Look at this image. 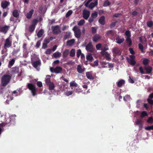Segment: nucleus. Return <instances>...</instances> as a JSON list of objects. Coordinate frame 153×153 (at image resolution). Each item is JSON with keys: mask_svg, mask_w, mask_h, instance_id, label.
I'll return each mask as SVG.
<instances>
[{"mask_svg": "<svg viewBox=\"0 0 153 153\" xmlns=\"http://www.w3.org/2000/svg\"><path fill=\"white\" fill-rule=\"evenodd\" d=\"M11 77L7 74H5L1 79V82L3 86H6L9 82Z\"/></svg>", "mask_w": 153, "mask_h": 153, "instance_id": "1", "label": "nucleus"}, {"mask_svg": "<svg viewBox=\"0 0 153 153\" xmlns=\"http://www.w3.org/2000/svg\"><path fill=\"white\" fill-rule=\"evenodd\" d=\"M16 115L15 114L12 115L10 116L9 118H7L5 123V125L10 126L11 124H14L16 120Z\"/></svg>", "mask_w": 153, "mask_h": 153, "instance_id": "2", "label": "nucleus"}, {"mask_svg": "<svg viewBox=\"0 0 153 153\" xmlns=\"http://www.w3.org/2000/svg\"><path fill=\"white\" fill-rule=\"evenodd\" d=\"M27 88L31 91L32 95L35 96L36 94V88L34 85L32 83H27Z\"/></svg>", "mask_w": 153, "mask_h": 153, "instance_id": "3", "label": "nucleus"}, {"mask_svg": "<svg viewBox=\"0 0 153 153\" xmlns=\"http://www.w3.org/2000/svg\"><path fill=\"white\" fill-rule=\"evenodd\" d=\"M31 63L33 67L36 69H38V68L40 67L41 65V60L39 58H37V60L36 61L31 59Z\"/></svg>", "mask_w": 153, "mask_h": 153, "instance_id": "4", "label": "nucleus"}, {"mask_svg": "<svg viewBox=\"0 0 153 153\" xmlns=\"http://www.w3.org/2000/svg\"><path fill=\"white\" fill-rule=\"evenodd\" d=\"M52 32L54 34H57L61 32L60 27L58 25H56L51 27Z\"/></svg>", "mask_w": 153, "mask_h": 153, "instance_id": "5", "label": "nucleus"}, {"mask_svg": "<svg viewBox=\"0 0 153 153\" xmlns=\"http://www.w3.org/2000/svg\"><path fill=\"white\" fill-rule=\"evenodd\" d=\"M62 70V68L59 66H57L55 68L51 67L50 68V71L52 73L59 74L61 73Z\"/></svg>", "mask_w": 153, "mask_h": 153, "instance_id": "6", "label": "nucleus"}, {"mask_svg": "<svg viewBox=\"0 0 153 153\" xmlns=\"http://www.w3.org/2000/svg\"><path fill=\"white\" fill-rule=\"evenodd\" d=\"M85 49L87 51L91 53H93L94 51L93 46L91 42H89L86 45Z\"/></svg>", "mask_w": 153, "mask_h": 153, "instance_id": "7", "label": "nucleus"}, {"mask_svg": "<svg viewBox=\"0 0 153 153\" xmlns=\"http://www.w3.org/2000/svg\"><path fill=\"white\" fill-rule=\"evenodd\" d=\"M130 59L128 57L127 58V60L129 63L132 65H134L136 64V62L135 60V57L134 56L131 55L130 56Z\"/></svg>", "mask_w": 153, "mask_h": 153, "instance_id": "8", "label": "nucleus"}, {"mask_svg": "<svg viewBox=\"0 0 153 153\" xmlns=\"http://www.w3.org/2000/svg\"><path fill=\"white\" fill-rule=\"evenodd\" d=\"M11 45L12 42L11 41H10V38H8L5 40L4 45V48L6 49L7 48H9L11 47Z\"/></svg>", "mask_w": 153, "mask_h": 153, "instance_id": "9", "label": "nucleus"}, {"mask_svg": "<svg viewBox=\"0 0 153 153\" xmlns=\"http://www.w3.org/2000/svg\"><path fill=\"white\" fill-rule=\"evenodd\" d=\"M90 14L89 11L85 9L83 10V17L85 19L87 20L89 17Z\"/></svg>", "mask_w": 153, "mask_h": 153, "instance_id": "10", "label": "nucleus"}, {"mask_svg": "<svg viewBox=\"0 0 153 153\" xmlns=\"http://www.w3.org/2000/svg\"><path fill=\"white\" fill-rule=\"evenodd\" d=\"M10 4V3L6 0L2 1L1 3V7L3 9H6Z\"/></svg>", "mask_w": 153, "mask_h": 153, "instance_id": "11", "label": "nucleus"}, {"mask_svg": "<svg viewBox=\"0 0 153 153\" xmlns=\"http://www.w3.org/2000/svg\"><path fill=\"white\" fill-rule=\"evenodd\" d=\"M85 68L83 66L80 65H78L77 67V72L80 73L82 74L85 71Z\"/></svg>", "mask_w": 153, "mask_h": 153, "instance_id": "12", "label": "nucleus"}, {"mask_svg": "<svg viewBox=\"0 0 153 153\" xmlns=\"http://www.w3.org/2000/svg\"><path fill=\"white\" fill-rule=\"evenodd\" d=\"M144 69L146 71L145 74H149L152 71V67L149 65L147 66H145L144 67Z\"/></svg>", "mask_w": 153, "mask_h": 153, "instance_id": "13", "label": "nucleus"}, {"mask_svg": "<svg viewBox=\"0 0 153 153\" xmlns=\"http://www.w3.org/2000/svg\"><path fill=\"white\" fill-rule=\"evenodd\" d=\"M115 40L116 42L118 44H120L124 42L125 39L123 38H122L121 39L120 38V36L119 35H117L116 37Z\"/></svg>", "mask_w": 153, "mask_h": 153, "instance_id": "14", "label": "nucleus"}, {"mask_svg": "<svg viewBox=\"0 0 153 153\" xmlns=\"http://www.w3.org/2000/svg\"><path fill=\"white\" fill-rule=\"evenodd\" d=\"M86 76L88 79L93 80L94 79V77L92 76L91 71L86 72Z\"/></svg>", "mask_w": 153, "mask_h": 153, "instance_id": "15", "label": "nucleus"}, {"mask_svg": "<svg viewBox=\"0 0 153 153\" xmlns=\"http://www.w3.org/2000/svg\"><path fill=\"white\" fill-rule=\"evenodd\" d=\"M98 22L102 25H104L105 23V16H101L99 19Z\"/></svg>", "mask_w": 153, "mask_h": 153, "instance_id": "16", "label": "nucleus"}, {"mask_svg": "<svg viewBox=\"0 0 153 153\" xmlns=\"http://www.w3.org/2000/svg\"><path fill=\"white\" fill-rule=\"evenodd\" d=\"M94 3L91 2L89 5L88 7L90 9H92L94 7L97 6L98 4L97 0H94Z\"/></svg>", "mask_w": 153, "mask_h": 153, "instance_id": "17", "label": "nucleus"}, {"mask_svg": "<svg viewBox=\"0 0 153 153\" xmlns=\"http://www.w3.org/2000/svg\"><path fill=\"white\" fill-rule=\"evenodd\" d=\"M9 27V26L6 25L2 27L1 32L4 33H6L8 30Z\"/></svg>", "mask_w": 153, "mask_h": 153, "instance_id": "18", "label": "nucleus"}, {"mask_svg": "<svg viewBox=\"0 0 153 153\" xmlns=\"http://www.w3.org/2000/svg\"><path fill=\"white\" fill-rule=\"evenodd\" d=\"M125 81L123 79H121L116 83L117 85L119 87H121L125 83Z\"/></svg>", "mask_w": 153, "mask_h": 153, "instance_id": "19", "label": "nucleus"}, {"mask_svg": "<svg viewBox=\"0 0 153 153\" xmlns=\"http://www.w3.org/2000/svg\"><path fill=\"white\" fill-rule=\"evenodd\" d=\"M75 36L77 38H79L81 35V32L80 29L77 30L74 33Z\"/></svg>", "mask_w": 153, "mask_h": 153, "instance_id": "20", "label": "nucleus"}, {"mask_svg": "<svg viewBox=\"0 0 153 153\" xmlns=\"http://www.w3.org/2000/svg\"><path fill=\"white\" fill-rule=\"evenodd\" d=\"M101 39L100 36L98 34H96L94 35L93 38V40L94 42H96Z\"/></svg>", "mask_w": 153, "mask_h": 153, "instance_id": "21", "label": "nucleus"}, {"mask_svg": "<svg viewBox=\"0 0 153 153\" xmlns=\"http://www.w3.org/2000/svg\"><path fill=\"white\" fill-rule=\"evenodd\" d=\"M75 40L74 39H72L68 40L67 42V45L68 46H71L75 43Z\"/></svg>", "mask_w": 153, "mask_h": 153, "instance_id": "22", "label": "nucleus"}, {"mask_svg": "<svg viewBox=\"0 0 153 153\" xmlns=\"http://www.w3.org/2000/svg\"><path fill=\"white\" fill-rule=\"evenodd\" d=\"M12 14L14 17L16 18H18L19 16V13L18 11L17 10H14L13 11Z\"/></svg>", "mask_w": 153, "mask_h": 153, "instance_id": "23", "label": "nucleus"}, {"mask_svg": "<svg viewBox=\"0 0 153 153\" xmlns=\"http://www.w3.org/2000/svg\"><path fill=\"white\" fill-rule=\"evenodd\" d=\"M34 12V10L33 9H31L30 10L28 13H27L26 15V17L28 19H30L31 18Z\"/></svg>", "mask_w": 153, "mask_h": 153, "instance_id": "24", "label": "nucleus"}, {"mask_svg": "<svg viewBox=\"0 0 153 153\" xmlns=\"http://www.w3.org/2000/svg\"><path fill=\"white\" fill-rule=\"evenodd\" d=\"M86 58L87 60L90 62H92L93 60V58L92 54L91 53H88L86 56Z\"/></svg>", "mask_w": 153, "mask_h": 153, "instance_id": "25", "label": "nucleus"}, {"mask_svg": "<svg viewBox=\"0 0 153 153\" xmlns=\"http://www.w3.org/2000/svg\"><path fill=\"white\" fill-rule=\"evenodd\" d=\"M113 52V53L118 54L120 53V51L119 48L117 47H114L112 49Z\"/></svg>", "mask_w": 153, "mask_h": 153, "instance_id": "26", "label": "nucleus"}, {"mask_svg": "<svg viewBox=\"0 0 153 153\" xmlns=\"http://www.w3.org/2000/svg\"><path fill=\"white\" fill-rule=\"evenodd\" d=\"M126 41L127 44L129 47H130L132 45V42L131 38L129 37H127Z\"/></svg>", "mask_w": 153, "mask_h": 153, "instance_id": "27", "label": "nucleus"}, {"mask_svg": "<svg viewBox=\"0 0 153 153\" xmlns=\"http://www.w3.org/2000/svg\"><path fill=\"white\" fill-rule=\"evenodd\" d=\"M49 87V90L50 91L53 90L55 87V86L53 82H52L48 85Z\"/></svg>", "mask_w": 153, "mask_h": 153, "instance_id": "28", "label": "nucleus"}, {"mask_svg": "<svg viewBox=\"0 0 153 153\" xmlns=\"http://www.w3.org/2000/svg\"><path fill=\"white\" fill-rule=\"evenodd\" d=\"M71 33L70 32H66L64 36V39L65 40L69 38L71 36Z\"/></svg>", "mask_w": 153, "mask_h": 153, "instance_id": "29", "label": "nucleus"}, {"mask_svg": "<svg viewBox=\"0 0 153 153\" xmlns=\"http://www.w3.org/2000/svg\"><path fill=\"white\" fill-rule=\"evenodd\" d=\"M140 9L139 7H136L135 8V10L132 12V15L133 16H137L138 13V11Z\"/></svg>", "mask_w": 153, "mask_h": 153, "instance_id": "30", "label": "nucleus"}, {"mask_svg": "<svg viewBox=\"0 0 153 153\" xmlns=\"http://www.w3.org/2000/svg\"><path fill=\"white\" fill-rule=\"evenodd\" d=\"M69 51L68 49H66L63 52L62 56L64 58L67 57L68 55L69 54Z\"/></svg>", "mask_w": 153, "mask_h": 153, "instance_id": "31", "label": "nucleus"}, {"mask_svg": "<svg viewBox=\"0 0 153 153\" xmlns=\"http://www.w3.org/2000/svg\"><path fill=\"white\" fill-rule=\"evenodd\" d=\"M61 55V54L59 52H56L54 53L53 55V57L55 58L60 57Z\"/></svg>", "mask_w": 153, "mask_h": 153, "instance_id": "32", "label": "nucleus"}, {"mask_svg": "<svg viewBox=\"0 0 153 153\" xmlns=\"http://www.w3.org/2000/svg\"><path fill=\"white\" fill-rule=\"evenodd\" d=\"M106 34L108 36H113L114 35V31L112 30H109L107 32Z\"/></svg>", "mask_w": 153, "mask_h": 153, "instance_id": "33", "label": "nucleus"}, {"mask_svg": "<svg viewBox=\"0 0 153 153\" xmlns=\"http://www.w3.org/2000/svg\"><path fill=\"white\" fill-rule=\"evenodd\" d=\"M35 28V26L33 25H31L29 27V30L30 32L32 33L33 32Z\"/></svg>", "mask_w": 153, "mask_h": 153, "instance_id": "34", "label": "nucleus"}, {"mask_svg": "<svg viewBox=\"0 0 153 153\" xmlns=\"http://www.w3.org/2000/svg\"><path fill=\"white\" fill-rule=\"evenodd\" d=\"M44 33V30L43 29H41L38 32L37 35L38 37H40L43 35Z\"/></svg>", "mask_w": 153, "mask_h": 153, "instance_id": "35", "label": "nucleus"}, {"mask_svg": "<svg viewBox=\"0 0 153 153\" xmlns=\"http://www.w3.org/2000/svg\"><path fill=\"white\" fill-rule=\"evenodd\" d=\"M15 62V60L14 59H12L9 62L8 67L9 68L11 67L14 64Z\"/></svg>", "mask_w": 153, "mask_h": 153, "instance_id": "36", "label": "nucleus"}, {"mask_svg": "<svg viewBox=\"0 0 153 153\" xmlns=\"http://www.w3.org/2000/svg\"><path fill=\"white\" fill-rule=\"evenodd\" d=\"M111 4V3L108 1V0H106L105 1L103 6L104 7H107L109 6Z\"/></svg>", "mask_w": 153, "mask_h": 153, "instance_id": "37", "label": "nucleus"}, {"mask_svg": "<svg viewBox=\"0 0 153 153\" xmlns=\"http://www.w3.org/2000/svg\"><path fill=\"white\" fill-rule=\"evenodd\" d=\"M75 55V50L74 49H72L70 53V56L73 57Z\"/></svg>", "mask_w": 153, "mask_h": 153, "instance_id": "38", "label": "nucleus"}, {"mask_svg": "<svg viewBox=\"0 0 153 153\" xmlns=\"http://www.w3.org/2000/svg\"><path fill=\"white\" fill-rule=\"evenodd\" d=\"M149 62V60L148 59L145 58L143 60V63L145 66H146V65H148Z\"/></svg>", "mask_w": 153, "mask_h": 153, "instance_id": "39", "label": "nucleus"}, {"mask_svg": "<svg viewBox=\"0 0 153 153\" xmlns=\"http://www.w3.org/2000/svg\"><path fill=\"white\" fill-rule=\"evenodd\" d=\"M147 25L148 27H151L153 26V22L152 21H148L147 22Z\"/></svg>", "mask_w": 153, "mask_h": 153, "instance_id": "40", "label": "nucleus"}, {"mask_svg": "<svg viewBox=\"0 0 153 153\" xmlns=\"http://www.w3.org/2000/svg\"><path fill=\"white\" fill-rule=\"evenodd\" d=\"M20 51V48H19L17 49H14L13 51L12 52V54L13 55H15L17 53Z\"/></svg>", "mask_w": 153, "mask_h": 153, "instance_id": "41", "label": "nucleus"}, {"mask_svg": "<svg viewBox=\"0 0 153 153\" xmlns=\"http://www.w3.org/2000/svg\"><path fill=\"white\" fill-rule=\"evenodd\" d=\"M147 122L148 123L152 124L153 123V117H150L147 121Z\"/></svg>", "mask_w": 153, "mask_h": 153, "instance_id": "42", "label": "nucleus"}, {"mask_svg": "<svg viewBox=\"0 0 153 153\" xmlns=\"http://www.w3.org/2000/svg\"><path fill=\"white\" fill-rule=\"evenodd\" d=\"M70 85L71 87H76L77 86V84L74 81L71 82H70Z\"/></svg>", "mask_w": 153, "mask_h": 153, "instance_id": "43", "label": "nucleus"}, {"mask_svg": "<svg viewBox=\"0 0 153 153\" xmlns=\"http://www.w3.org/2000/svg\"><path fill=\"white\" fill-rule=\"evenodd\" d=\"M125 35L127 36V37H129V38H130L131 34L129 30L126 31L125 32Z\"/></svg>", "mask_w": 153, "mask_h": 153, "instance_id": "44", "label": "nucleus"}, {"mask_svg": "<svg viewBox=\"0 0 153 153\" xmlns=\"http://www.w3.org/2000/svg\"><path fill=\"white\" fill-rule=\"evenodd\" d=\"M117 22V20H116L115 22H112L110 25V28H111L114 27Z\"/></svg>", "mask_w": 153, "mask_h": 153, "instance_id": "45", "label": "nucleus"}, {"mask_svg": "<svg viewBox=\"0 0 153 153\" xmlns=\"http://www.w3.org/2000/svg\"><path fill=\"white\" fill-rule=\"evenodd\" d=\"M145 129L148 131H150L151 130H153V125L151 126H147L145 128Z\"/></svg>", "mask_w": 153, "mask_h": 153, "instance_id": "46", "label": "nucleus"}, {"mask_svg": "<svg viewBox=\"0 0 153 153\" xmlns=\"http://www.w3.org/2000/svg\"><path fill=\"white\" fill-rule=\"evenodd\" d=\"M138 47L139 49L141 51V52L144 53V52L143 51V45L139 43L138 44Z\"/></svg>", "mask_w": 153, "mask_h": 153, "instance_id": "47", "label": "nucleus"}, {"mask_svg": "<svg viewBox=\"0 0 153 153\" xmlns=\"http://www.w3.org/2000/svg\"><path fill=\"white\" fill-rule=\"evenodd\" d=\"M143 69L144 67L143 68L142 66H140L139 68V70L141 74H145V72L143 71Z\"/></svg>", "mask_w": 153, "mask_h": 153, "instance_id": "48", "label": "nucleus"}, {"mask_svg": "<svg viewBox=\"0 0 153 153\" xmlns=\"http://www.w3.org/2000/svg\"><path fill=\"white\" fill-rule=\"evenodd\" d=\"M82 54L81 51L80 49H79L77 50L76 56L78 58H79L80 55Z\"/></svg>", "mask_w": 153, "mask_h": 153, "instance_id": "49", "label": "nucleus"}, {"mask_svg": "<svg viewBox=\"0 0 153 153\" xmlns=\"http://www.w3.org/2000/svg\"><path fill=\"white\" fill-rule=\"evenodd\" d=\"M147 115H148L146 111H143L141 114V117L143 118L145 116H147Z\"/></svg>", "mask_w": 153, "mask_h": 153, "instance_id": "50", "label": "nucleus"}, {"mask_svg": "<svg viewBox=\"0 0 153 153\" xmlns=\"http://www.w3.org/2000/svg\"><path fill=\"white\" fill-rule=\"evenodd\" d=\"M92 33L93 34H95L97 32V29L95 27H92L91 28Z\"/></svg>", "mask_w": 153, "mask_h": 153, "instance_id": "51", "label": "nucleus"}, {"mask_svg": "<svg viewBox=\"0 0 153 153\" xmlns=\"http://www.w3.org/2000/svg\"><path fill=\"white\" fill-rule=\"evenodd\" d=\"M85 23V21L84 20H80L78 23V25L79 26H82Z\"/></svg>", "mask_w": 153, "mask_h": 153, "instance_id": "52", "label": "nucleus"}, {"mask_svg": "<svg viewBox=\"0 0 153 153\" xmlns=\"http://www.w3.org/2000/svg\"><path fill=\"white\" fill-rule=\"evenodd\" d=\"M19 70L18 67H15L13 68L12 71L13 72L17 73L18 72Z\"/></svg>", "mask_w": 153, "mask_h": 153, "instance_id": "53", "label": "nucleus"}, {"mask_svg": "<svg viewBox=\"0 0 153 153\" xmlns=\"http://www.w3.org/2000/svg\"><path fill=\"white\" fill-rule=\"evenodd\" d=\"M38 20L36 19H34L32 21V25H33L35 26H36V25H37L38 22Z\"/></svg>", "mask_w": 153, "mask_h": 153, "instance_id": "54", "label": "nucleus"}, {"mask_svg": "<svg viewBox=\"0 0 153 153\" xmlns=\"http://www.w3.org/2000/svg\"><path fill=\"white\" fill-rule=\"evenodd\" d=\"M97 13L96 12L93 13L91 14V17L93 19L97 17Z\"/></svg>", "mask_w": 153, "mask_h": 153, "instance_id": "55", "label": "nucleus"}, {"mask_svg": "<svg viewBox=\"0 0 153 153\" xmlns=\"http://www.w3.org/2000/svg\"><path fill=\"white\" fill-rule=\"evenodd\" d=\"M72 11L71 10H69L66 14V17H69L72 13Z\"/></svg>", "mask_w": 153, "mask_h": 153, "instance_id": "56", "label": "nucleus"}, {"mask_svg": "<svg viewBox=\"0 0 153 153\" xmlns=\"http://www.w3.org/2000/svg\"><path fill=\"white\" fill-rule=\"evenodd\" d=\"M27 45L25 43H24L23 45V52H26L27 50V48L26 47Z\"/></svg>", "mask_w": 153, "mask_h": 153, "instance_id": "57", "label": "nucleus"}, {"mask_svg": "<svg viewBox=\"0 0 153 153\" xmlns=\"http://www.w3.org/2000/svg\"><path fill=\"white\" fill-rule=\"evenodd\" d=\"M51 49H48L45 51V53L47 54H50L51 53Z\"/></svg>", "mask_w": 153, "mask_h": 153, "instance_id": "58", "label": "nucleus"}, {"mask_svg": "<svg viewBox=\"0 0 153 153\" xmlns=\"http://www.w3.org/2000/svg\"><path fill=\"white\" fill-rule=\"evenodd\" d=\"M147 101L150 104L153 105V100L149 98H148L147 99Z\"/></svg>", "mask_w": 153, "mask_h": 153, "instance_id": "59", "label": "nucleus"}, {"mask_svg": "<svg viewBox=\"0 0 153 153\" xmlns=\"http://www.w3.org/2000/svg\"><path fill=\"white\" fill-rule=\"evenodd\" d=\"M102 45L100 43H98L96 45V47L97 50H99L101 47Z\"/></svg>", "mask_w": 153, "mask_h": 153, "instance_id": "60", "label": "nucleus"}, {"mask_svg": "<svg viewBox=\"0 0 153 153\" xmlns=\"http://www.w3.org/2000/svg\"><path fill=\"white\" fill-rule=\"evenodd\" d=\"M45 82L48 85L52 82H51L50 79V78H48L46 79L45 80Z\"/></svg>", "mask_w": 153, "mask_h": 153, "instance_id": "61", "label": "nucleus"}, {"mask_svg": "<svg viewBox=\"0 0 153 153\" xmlns=\"http://www.w3.org/2000/svg\"><path fill=\"white\" fill-rule=\"evenodd\" d=\"M41 40H39L37 42L36 44V47L37 48H39L41 45Z\"/></svg>", "mask_w": 153, "mask_h": 153, "instance_id": "62", "label": "nucleus"}, {"mask_svg": "<svg viewBox=\"0 0 153 153\" xmlns=\"http://www.w3.org/2000/svg\"><path fill=\"white\" fill-rule=\"evenodd\" d=\"M73 94V92L72 91H68L67 92L65 93V95L67 96H68L71 94Z\"/></svg>", "mask_w": 153, "mask_h": 153, "instance_id": "63", "label": "nucleus"}, {"mask_svg": "<svg viewBox=\"0 0 153 153\" xmlns=\"http://www.w3.org/2000/svg\"><path fill=\"white\" fill-rule=\"evenodd\" d=\"M37 86L39 87H41L42 86V82L40 81H38L37 82Z\"/></svg>", "mask_w": 153, "mask_h": 153, "instance_id": "64", "label": "nucleus"}]
</instances>
